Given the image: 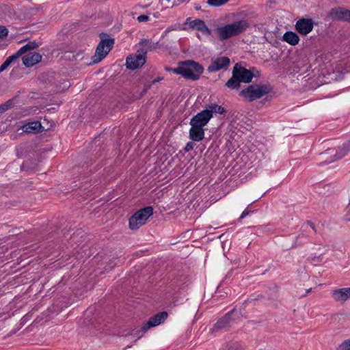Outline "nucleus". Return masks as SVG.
Returning <instances> with one entry per match:
<instances>
[{"mask_svg": "<svg viewBox=\"0 0 350 350\" xmlns=\"http://www.w3.org/2000/svg\"><path fill=\"white\" fill-rule=\"evenodd\" d=\"M254 77L251 70H248L241 66L239 64H236L233 68L232 77L225 84V86L230 90H239L241 87V83H249Z\"/></svg>", "mask_w": 350, "mask_h": 350, "instance_id": "obj_1", "label": "nucleus"}, {"mask_svg": "<svg viewBox=\"0 0 350 350\" xmlns=\"http://www.w3.org/2000/svg\"><path fill=\"white\" fill-rule=\"evenodd\" d=\"M250 25L247 20L241 19L234 21L231 24L218 27L216 31L220 40H225L244 33Z\"/></svg>", "mask_w": 350, "mask_h": 350, "instance_id": "obj_2", "label": "nucleus"}, {"mask_svg": "<svg viewBox=\"0 0 350 350\" xmlns=\"http://www.w3.org/2000/svg\"><path fill=\"white\" fill-rule=\"evenodd\" d=\"M250 25L247 20L241 19L234 21L231 24L218 27L216 31L220 40H225L244 33Z\"/></svg>", "mask_w": 350, "mask_h": 350, "instance_id": "obj_3", "label": "nucleus"}, {"mask_svg": "<svg viewBox=\"0 0 350 350\" xmlns=\"http://www.w3.org/2000/svg\"><path fill=\"white\" fill-rule=\"evenodd\" d=\"M273 88L269 83L252 84L242 90L239 95L249 102L254 101L272 92Z\"/></svg>", "mask_w": 350, "mask_h": 350, "instance_id": "obj_4", "label": "nucleus"}, {"mask_svg": "<svg viewBox=\"0 0 350 350\" xmlns=\"http://www.w3.org/2000/svg\"><path fill=\"white\" fill-rule=\"evenodd\" d=\"M99 37L100 41L96 47L95 55L92 57L93 64H97L104 59L112 49L115 43L114 38H109L107 33L101 32Z\"/></svg>", "mask_w": 350, "mask_h": 350, "instance_id": "obj_5", "label": "nucleus"}, {"mask_svg": "<svg viewBox=\"0 0 350 350\" xmlns=\"http://www.w3.org/2000/svg\"><path fill=\"white\" fill-rule=\"evenodd\" d=\"M179 64L182 66L181 76L186 79L197 81L204 72L203 66L194 60L181 61Z\"/></svg>", "mask_w": 350, "mask_h": 350, "instance_id": "obj_6", "label": "nucleus"}, {"mask_svg": "<svg viewBox=\"0 0 350 350\" xmlns=\"http://www.w3.org/2000/svg\"><path fill=\"white\" fill-rule=\"evenodd\" d=\"M152 215L153 208L150 206L138 210L129 218V228L131 230H137L145 224L147 219Z\"/></svg>", "mask_w": 350, "mask_h": 350, "instance_id": "obj_7", "label": "nucleus"}, {"mask_svg": "<svg viewBox=\"0 0 350 350\" xmlns=\"http://www.w3.org/2000/svg\"><path fill=\"white\" fill-rule=\"evenodd\" d=\"M147 50L141 48L137 50L135 54L129 55L126 59V66L129 70H135L146 63Z\"/></svg>", "mask_w": 350, "mask_h": 350, "instance_id": "obj_8", "label": "nucleus"}, {"mask_svg": "<svg viewBox=\"0 0 350 350\" xmlns=\"http://www.w3.org/2000/svg\"><path fill=\"white\" fill-rule=\"evenodd\" d=\"M168 314L165 311L160 312L151 317L149 320L141 327L140 329L135 331L133 329L129 334H136L137 338L142 337L139 334L142 332H146L150 328L157 326L163 323L167 318Z\"/></svg>", "mask_w": 350, "mask_h": 350, "instance_id": "obj_9", "label": "nucleus"}, {"mask_svg": "<svg viewBox=\"0 0 350 350\" xmlns=\"http://www.w3.org/2000/svg\"><path fill=\"white\" fill-rule=\"evenodd\" d=\"M236 309L233 308L232 310L226 313L224 317L219 319L214 325L213 328L211 329V333L219 332L222 329L228 328L230 327L231 323L234 321L231 317L232 314L235 312Z\"/></svg>", "mask_w": 350, "mask_h": 350, "instance_id": "obj_10", "label": "nucleus"}, {"mask_svg": "<svg viewBox=\"0 0 350 350\" xmlns=\"http://www.w3.org/2000/svg\"><path fill=\"white\" fill-rule=\"evenodd\" d=\"M295 30L301 35L306 36L310 33L314 27V21L312 18H301L297 21Z\"/></svg>", "mask_w": 350, "mask_h": 350, "instance_id": "obj_11", "label": "nucleus"}, {"mask_svg": "<svg viewBox=\"0 0 350 350\" xmlns=\"http://www.w3.org/2000/svg\"><path fill=\"white\" fill-rule=\"evenodd\" d=\"M328 16L332 20L344 22H350V10L341 7L334 8L330 10Z\"/></svg>", "mask_w": 350, "mask_h": 350, "instance_id": "obj_12", "label": "nucleus"}, {"mask_svg": "<svg viewBox=\"0 0 350 350\" xmlns=\"http://www.w3.org/2000/svg\"><path fill=\"white\" fill-rule=\"evenodd\" d=\"M211 113L208 112V111L204 109L202 111L198 113L190 120V124L196 125L198 126L204 127L206 126L210 120Z\"/></svg>", "mask_w": 350, "mask_h": 350, "instance_id": "obj_13", "label": "nucleus"}, {"mask_svg": "<svg viewBox=\"0 0 350 350\" xmlns=\"http://www.w3.org/2000/svg\"><path fill=\"white\" fill-rule=\"evenodd\" d=\"M349 151H350V141L345 143L342 145V147L341 148L340 152H335L334 150L333 149H327L325 152L321 153V154L325 157L327 155L334 156V159L329 160L328 162L330 163L332 161H334L335 160H338L342 157H344Z\"/></svg>", "mask_w": 350, "mask_h": 350, "instance_id": "obj_14", "label": "nucleus"}, {"mask_svg": "<svg viewBox=\"0 0 350 350\" xmlns=\"http://www.w3.org/2000/svg\"><path fill=\"white\" fill-rule=\"evenodd\" d=\"M230 59L228 57H221L213 61L208 67L209 72H216L224 68L227 67L230 64Z\"/></svg>", "mask_w": 350, "mask_h": 350, "instance_id": "obj_15", "label": "nucleus"}, {"mask_svg": "<svg viewBox=\"0 0 350 350\" xmlns=\"http://www.w3.org/2000/svg\"><path fill=\"white\" fill-rule=\"evenodd\" d=\"M42 57V55L39 53H29L23 57V64L27 68L31 67L35 64L40 62Z\"/></svg>", "mask_w": 350, "mask_h": 350, "instance_id": "obj_16", "label": "nucleus"}, {"mask_svg": "<svg viewBox=\"0 0 350 350\" xmlns=\"http://www.w3.org/2000/svg\"><path fill=\"white\" fill-rule=\"evenodd\" d=\"M189 138L194 142H200L204 138V129L201 126L190 124Z\"/></svg>", "mask_w": 350, "mask_h": 350, "instance_id": "obj_17", "label": "nucleus"}, {"mask_svg": "<svg viewBox=\"0 0 350 350\" xmlns=\"http://www.w3.org/2000/svg\"><path fill=\"white\" fill-rule=\"evenodd\" d=\"M22 129L28 133H38L42 132V126L39 121L29 122L23 126Z\"/></svg>", "mask_w": 350, "mask_h": 350, "instance_id": "obj_18", "label": "nucleus"}, {"mask_svg": "<svg viewBox=\"0 0 350 350\" xmlns=\"http://www.w3.org/2000/svg\"><path fill=\"white\" fill-rule=\"evenodd\" d=\"M282 40L292 46L297 45L300 40L297 33L291 31H286L283 35Z\"/></svg>", "mask_w": 350, "mask_h": 350, "instance_id": "obj_19", "label": "nucleus"}, {"mask_svg": "<svg viewBox=\"0 0 350 350\" xmlns=\"http://www.w3.org/2000/svg\"><path fill=\"white\" fill-rule=\"evenodd\" d=\"M345 290V288L333 290L332 291V297L336 301L345 302L348 299L347 293Z\"/></svg>", "mask_w": 350, "mask_h": 350, "instance_id": "obj_20", "label": "nucleus"}, {"mask_svg": "<svg viewBox=\"0 0 350 350\" xmlns=\"http://www.w3.org/2000/svg\"><path fill=\"white\" fill-rule=\"evenodd\" d=\"M139 44L142 46H145L146 48H144L145 49L148 51H153L157 49H160L162 46V44H159V42H153L151 40L148 39H142L139 42Z\"/></svg>", "mask_w": 350, "mask_h": 350, "instance_id": "obj_21", "label": "nucleus"}, {"mask_svg": "<svg viewBox=\"0 0 350 350\" xmlns=\"http://www.w3.org/2000/svg\"><path fill=\"white\" fill-rule=\"evenodd\" d=\"M40 44L36 41L28 42L25 45L23 46L16 53L21 57L22 55L26 53L31 50L36 49L38 48Z\"/></svg>", "mask_w": 350, "mask_h": 350, "instance_id": "obj_22", "label": "nucleus"}, {"mask_svg": "<svg viewBox=\"0 0 350 350\" xmlns=\"http://www.w3.org/2000/svg\"><path fill=\"white\" fill-rule=\"evenodd\" d=\"M17 98L18 96H14L11 99H9L4 103L0 105V115L8 109L13 108L17 103Z\"/></svg>", "mask_w": 350, "mask_h": 350, "instance_id": "obj_23", "label": "nucleus"}, {"mask_svg": "<svg viewBox=\"0 0 350 350\" xmlns=\"http://www.w3.org/2000/svg\"><path fill=\"white\" fill-rule=\"evenodd\" d=\"M205 110L208 111V112L211 113V118L214 113L219 114H225L226 113V110L223 107L217 104L208 105V107H206Z\"/></svg>", "mask_w": 350, "mask_h": 350, "instance_id": "obj_24", "label": "nucleus"}, {"mask_svg": "<svg viewBox=\"0 0 350 350\" xmlns=\"http://www.w3.org/2000/svg\"><path fill=\"white\" fill-rule=\"evenodd\" d=\"M19 57L17 53L8 57L0 66V72L5 70L12 62L18 59Z\"/></svg>", "mask_w": 350, "mask_h": 350, "instance_id": "obj_25", "label": "nucleus"}, {"mask_svg": "<svg viewBox=\"0 0 350 350\" xmlns=\"http://www.w3.org/2000/svg\"><path fill=\"white\" fill-rule=\"evenodd\" d=\"M187 24L189 25V27L193 29L200 30L202 27V25L204 23V21L201 19H195L193 21H191L190 18H188L187 19Z\"/></svg>", "mask_w": 350, "mask_h": 350, "instance_id": "obj_26", "label": "nucleus"}, {"mask_svg": "<svg viewBox=\"0 0 350 350\" xmlns=\"http://www.w3.org/2000/svg\"><path fill=\"white\" fill-rule=\"evenodd\" d=\"M59 85H57V92H64L68 90L70 86V83L67 79H62L59 81Z\"/></svg>", "mask_w": 350, "mask_h": 350, "instance_id": "obj_27", "label": "nucleus"}, {"mask_svg": "<svg viewBox=\"0 0 350 350\" xmlns=\"http://www.w3.org/2000/svg\"><path fill=\"white\" fill-rule=\"evenodd\" d=\"M323 260V256L322 254L318 256H314V257H310V258H308L307 260L316 265L317 263L319 262H321Z\"/></svg>", "mask_w": 350, "mask_h": 350, "instance_id": "obj_28", "label": "nucleus"}, {"mask_svg": "<svg viewBox=\"0 0 350 350\" xmlns=\"http://www.w3.org/2000/svg\"><path fill=\"white\" fill-rule=\"evenodd\" d=\"M229 0H208L207 3L211 6H220L225 4Z\"/></svg>", "mask_w": 350, "mask_h": 350, "instance_id": "obj_29", "label": "nucleus"}, {"mask_svg": "<svg viewBox=\"0 0 350 350\" xmlns=\"http://www.w3.org/2000/svg\"><path fill=\"white\" fill-rule=\"evenodd\" d=\"M226 350H243V348L237 342H229Z\"/></svg>", "mask_w": 350, "mask_h": 350, "instance_id": "obj_30", "label": "nucleus"}, {"mask_svg": "<svg viewBox=\"0 0 350 350\" xmlns=\"http://www.w3.org/2000/svg\"><path fill=\"white\" fill-rule=\"evenodd\" d=\"M339 350H350V340H347L340 344Z\"/></svg>", "mask_w": 350, "mask_h": 350, "instance_id": "obj_31", "label": "nucleus"}, {"mask_svg": "<svg viewBox=\"0 0 350 350\" xmlns=\"http://www.w3.org/2000/svg\"><path fill=\"white\" fill-rule=\"evenodd\" d=\"M8 29L5 26H0V40L7 37Z\"/></svg>", "mask_w": 350, "mask_h": 350, "instance_id": "obj_32", "label": "nucleus"}, {"mask_svg": "<svg viewBox=\"0 0 350 350\" xmlns=\"http://www.w3.org/2000/svg\"><path fill=\"white\" fill-rule=\"evenodd\" d=\"M199 31H200L203 34H206V35L211 34V29L206 26L205 23L202 25V27L200 28V29Z\"/></svg>", "mask_w": 350, "mask_h": 350, "instance_id": "obj_33", "label": "nucleus"}, {"mask_svg": "<svg viewBox=\"0 0 350 350\" xmlns=\"http://www.w3.org/2000/svg\"><path fill=\"white\" fill-rule=\"evenodd\" d=\"M151 88V84L145 85V88L144 90L139 94V96L137 97V99H140L142 96H144L147 91Z\"/></svg>", "mask_w": 350, "mask_h": 350, "instance_id": "obj_34", "label": "nucleus"}, {"mask_svg": "<svg viewBox=\"0 0 350 350\" xmlns=\"http://www.w3.org/2000/svg\"><path fill=\"white\" fill-rule=\"evenodd\" d=\"M195 146V144L193 142H189L187 143L185 147L184 148L185 152H189L193 149Z\"/></svg>", "mask_w": 350, "mask_h": 350, "instance_id": "obj_35", "label": "nucleus"}, {"mask_svg": "<svg viewBox=\"0 0 350 350\" xmlns=\"http://www.w3.org/2000/svg\"><path fill=\"white\" fill-rule=\"evenodd\" d=\"M172 72H173L175 74L180 75L182 74V66L179 64V62H178V67L173 68L172 70Z\"/></svg>", "mask_w": 350, "mask_h": 350, "instance_id": "obj_36", "label": "nucleus"}, {"mask_svg": "<svg viewBox=\"0 0 350 350\" xmlns=\"http://www.w3.org/2000/svg\"><path fill=\"white\" fill-rule=\"evenodd\" d=\"M137 21H138L139 23H142V22H146V21H149V17H148V16H147V15L142 14V15H140V16H139L137 17Z\"/></svg>", "mask_w": 350, "mask_h": 350, "instance_id": "obj_37", "label": "nucleus"}, {"mask_svg": "<svg viewBox=\"0 0 350 350\" xmlns=\"http://www.w3.org/2000/svg\"><path fill=\"white\" fill-rule=\"evenodd\" d=\"M252 212H253L252 211H249V210H247V209L244 210V211L242 212V213H241V215L240 217L239 218V220H241L243 218H244V217H246L247 215H250V214L251 213H252Z\"/></svg>", "mask_w": 350, "mask_h": 350, "instance_id": "obj_38", "label": "nucleus"}, {"mask_svg": "<svg viewBox=\"0 0 350 350\" xmlns=\"http://www.w3.org/2000/svg\"><path fill=\"white\" fill-rule=\"evenodd\" d=\"M11 232L12 234L10 235V237L19 236L21 234V232L20 231L19 228L12 230Z\"/></svg>", "mask_w": 350, "mask_h": 350, "instance_id": "obj_39", "label": "nucleus"}, {"mask_svg": "<svg viewBox=\"0 0 350 350\" xmlns=\"http://www.w3.org/2000/svg\"><path fill=\"white\" fill-rule=\"evenodd\" d=\"M306 224L309 225L312 228V230H314V232L315 233L317 232L316 228H315V226H314L313 222H312L311 221L308 220Z\"/></svg>", "mask_w": 350, "mask_h": 350, "instance_id": "obj_40", "label": "nucleus"}, {"mask_svg": "<svg viewBox=\"0 0 350 350\" xmlns=\"http://www.w3.org/2000/svg\"><path fill=\"white\" fill-rule=\"evenodd\" d=\"M161 80H163V77H158L157 78H156L154 80H152L150 84L152 85V84H154L157 82H159Z\"/></svg>", "mask_w": 350, "mask_h": 350, "instance_id": "obj_41", "label": "nucleus"}, {"mask_svg": "<svg viewBox=\"0 0 350 350\" xmlns=\"http://www.w3.org/2000/svg\"><path fill=\"white\" fill-rule=\"evenodd\" d=\"M345 291L347 293L348 299L350 298V287L349 288H345Z\"/></svg>", "mask_w": 350, "mask_h": 350, "instance_id": "obj_42", "label": "nucleus"}, {"mask_svg": "<svg viewBox=\"0 0 350 350\" xmlns=\"http://www.w3.org/2000/svg\"><path fill=\"white\" fill-rule=\"evenodd\" d=\"M346 219L347 221H350V210L349 211L348 213L346 215Z\"/></svg>", "mask_w": 350, "mask_h": 350, "instance_id": "obj_43", "label": "nucleus"}, {"mask_svg": "<svg viewBox=\"0 0 350 350\" xmlns=\"http://www.w3.org/2000/svg\"><path fill=\"white\" fill-rule=\"evenodd\" d=\"M312 292V288H310L309 289H307L306 291V294L304 295L303 296H306L307 294L310 293Z\"/></svg>", "mask_w": 350, "mask_h": 350, "instance_id": "obj_44", "label": "nucleus"}, {"mask_svg": "<svg viewBox=\"0 0 350 350\" xmlns=\"http://www.w3.org/2000/svg\"><path fill=\"white\" fill-rule=\"evenodd\" d=\"M165 70L166 71H172V70H173V68H170V67H165Z\"/></svg>", "mask_w": 350, "mask_h": 350, "instance_id": "obj_45", "label": "nucleus"}, {"mask_svg": "<svg viewBox=\"0 0 350 350\" xmlns=\"http://www.w3.org/2000/svg\"><path fill=\"white\" fill-rule=\"evenodd\" d=\"M168 31H169V30H168V29H167V30H165V31H164V33H165V34H166Z\"/></svg>", "mask_w": 350, "mask_h": 350, "instance_id": "obj_46", "label": "nucleus"}]
</instances>
